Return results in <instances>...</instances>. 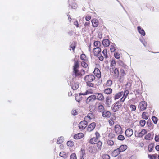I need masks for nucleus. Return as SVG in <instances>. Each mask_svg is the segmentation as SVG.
Listing matches in <instances>:
<instances>
[{"label":"nucleus","instance_id":"nucleus-1","mask_svg":"<svg viewBox=\"0 0 159 159\" xmlns=\"http://www.w3.org/2000/svg\"><path fill=\"white\" fill-rule=\"evenodd\" d=\"M79 67L78 63L77 62L75 61L73 66V71L72 73V75L74 77L79 78L81 77L82 75L84 74V70H81L80 71L78 69Z\"/></svg>","mask_w":159,"mask_h":159},{"label":"nucleus","instance_id":"nucleus-2","mask_svg":"<svg viewBox=\"0 0 159 159\" xmlns=\"http://www.w3.org/2000/svg\"><path fill=\"white\" fill-rule=\"evenodd\" d=\"M129 93V92L128 90H125L124 92H120L115 95V96L114 97V99L115 100L117 99L123 95V97L120 99V101L124 102L128 95Z\"/></svg>","mask_w":159,"mask_h":159},{"label":"nucleus","instance_id":"nucleus-3","mask_svg":"<svg viewBox=\"0 0 159 159\" xmlns=\"http://www.w3.org/2000/svg\"><path fill=\"white\" fill-rule=\"evenodd\" d=\"M95 76L93 75H89L86 76L84 79L86 83L88 82H91L94 80Z\"/></svg>","mask_w":159,"mask_h":159},{"label":"nucleus","instance_id":"nucleus-4","mask_svg":"<svg viewBox=\"0 0 159 159\" xmlns=\"http://www.w3.org/2000/svg\"><path fill=\"white\" fill-rule=\"evenodd\" d=\"M114 130L117 134H121L123 133L122 128L119 125H116L115 126Z\"/></svg>","mask_w":159,"mask_h":159},{"label":"nucleus","instance_id":"nucleus-5","mask_svg":"<svg viewBox=\"0 0 159 159\" xmlns=\"http://www.w3.org/2000/svg\"><path fill=\"white\" fill-rule=\"evenodd\" d=\"M139 86L138 84H135L133 86L132 91L134 92L135 95L139 94L141 92V90L139 89Z\"/></svg>","mask_w":159,"mask_h":159},{"label":"nucleus","instance_id":"nucleus-6","mask_svg":"<svg viewBox=\"0 0 159 159\" xmlns=\"http://www.w3.org/2000/svg\"><path fill=\"white\" fill-rule=\"evenodd\" d=\"M147 133L146 130L144 129H142L141 131L139 132H135V135L139 137H142Z\"/></svg>","mask_w":159,"mask_h":159},{"label":"nucleus","instance_id":"nucleus-7","mask_svg":"<svg viewBox=\"0 0 159 159\" xmlns=\"http://www.w3.org/2000/svg\"><path fill=\"white\" fill-rule=\"evenodd\" d=\"M87 125V122L86 121H82L79 124V127L80 129H84Z\"/></svg>","mask_w":159,"mask_h":159},{"label":"nucleus","instance_id":"nucleus-8","mask_svg":"<svg viewBox=\"0 0 159 159\" xmlns=\"http://www.w3.org/2000/svg\"><path fill=\"white\" fill-rule=\"evenodd\" d=\"M94 95L95 97V99L102 101L104 99V96L101 93H96Z\"/></svg>","mask_w":159,"mask_h":159},{"label":"nucleus","instance_id":"nucleus-9","mask_svg":"<svg viewBox=\"0 0 159 159\" xmlns=\"http://www.w3.org/2000/svg\"><path fill=\"white\" fill-rule=\"evenodd\" d=\"M121 105L119 101L117 102L114 104V107L112 110L114 112H115L118 111L119 108L120 107Z\"/></svg>","mask_w":159,"mask_h":159},{"label":"nucleus","instance_id":"nucleus-10","mask_svg":"<svg viewBox=\"0 0 159 159\" xmlns=\"http://www.w3.org/2000/svg\"><path fill=\"white\" fill-rule=\"evenodd\" d=\"M147 103L145 101L141 102L139 104L140 109L141 111H143L146 109Z\"/></svg>","mask_w":159,"mask_h":159},{"label":"nucleus","instance_id":"nucleus-11","mask_svg":"<svg viewBox=\"0 0 159 159\" xmlns=\"http://www.w3.org/2000/svg\"><path fill=\"white\" fill-rule=\"evenodd\" d=\"M93 53L94 55L97 56L101 53V49L100 48H93Z\"/></svg>","mask_w":159,"mask_h":159},{"label":"nucleus","instance_id":"nucleus-12","mask_svg":"<svg viewBox=\"0 0 159 159\" xmlns=\"http://www.w3.org/2000/svg\"><path fill=\"white\" fill-rule=\"evenodd\" d=\"M110 70L111 72H112L114 74V75L116 77H118L119 75V72L117 68H110Z\"/></svg>","mask_w":159,"mask_h":159},{"label":"nucleus","instance_id":"nucleus-13","mask_svg":"<svg viewBox=\"0 0 159 159\" xmlns=\"http://www.w3.org/2000/svg\"><path fill=\"white\" fill-rule=\"evenodd\" d=\"M112 100L111 98L107 96L106 97L105 100V104L107 107H110L111 104Z\"/></svg>","mask_w":159,"mask_h":159},{"label":"nucleus","instance_id":"nucleus-14","mask_svg":"<svg viewBox=\"0 0 159 159\" xmlns=\"http://www.w3.org/2000/svg\"><path fill=\"white\" fill-rule=\"evenodd\" d=\"M95 100V97L94 95H92L88 97L86 101L87 104H89L90 102L94 101Z\"/></svg>","mask_w":159,"mask_h":159},{"label":"nucleus","instance_id":"nucleus-15","mask_svg":"<svg viewBox=\"0 0 159 159\" xmlns=\"http://www.w3.org/2000/svg\"><path fill=\"white\" fill-rule=\"evenodd\" d=\"M96 123L95 122H93L89 125L87 128V130L88 131L91 132L93 131L96 126Z\"/></svg>","mask_w":159,"mask_h":159},{"label":"nucleus","instance_id":"nucleus-16","mask_svg":"<svg viewBox=\"0 0 159 159\" xmlns=\"http://www.w3.org/2000/svg\"><path fill=\"white\" fill-rule=\"evenodd\" d=\"M86 94H87V92L80 93L79 95H77L75 97V100L79 102L82 100V97L81 96L82 95H85Z\"/></svg>","mask_w":159,"mask_h":159},{"label":"nucleus","instance_id":"nucleus-17","mask_svg":"<svg viewBox=\"0 0 159 159\" xmlns=\"http://www.w3.org/2000/svg\"><path fill=\"white\" fill-rule=\"evenodd\" d=\"M94 74L98 78H100L101 77V73L100 70L98 68H95L94 71Z\"/></svg>","mask_w":159,"mask_h":159},{"label":"nucleus","instance_id":"nucleus-18","mask_svg":"<svg viewBox=\"0 0 159 159\" xmlns=\"http://www.w3.org/2000/svg\"><path fill=\"white\" fill-rule=\"evenodd\" d=\"M102 115L104 117L109 118L111 116V113L109 111H104L102 112Z\"/></svg>","mask_w":159,"mask_h":159},{"label":"nucleus","instance_id":"nucleus-19","mask_svg":"<svg viewBox=\"0 0 159 159\" xmlns=\"http://www.w3.org/2000/svg\"><path fill=\"white\" fill-rule=\"evenodd\" d=\"M84 136V134L83 133H80L74 135V138L75 139H78L80 138H81Z\"/></svg>","mask_w":159,"mask_h":159},{"label":"nucleus","instance_id":"nucleus-20","mask_svg":"<svg viewBox=\"0 0 159 159\" xmlns=\"http://www.w3.org/2000/svg\"><path fill=\"white\" fill-rule=\"evenodd\" d=\"M137 29L138 32L142 36H144L145 35V32L144 30L140 26L137 27Z\"/></svg>","mask_w":159,"mask_h":159},{"label":"nucleus","instance_id":"nucleus-21","mask_svg":"<svg viewBox=\"0 0 159 159\" xmlns=\"http://www.w3.org/2000/svg\"><path fill=\"white\" fill-rule=\"evenodd\" d=\"M79 86V84L78 82H74L72 83L71 87L73 90L77 89Z\"/></svg>","mask_w":159,"mask_h":159},{"label":"nucleus","instance_id":"nucleus-22","mask_svg":"<svg viewBox=\"0 0 159 159\" xmlns=\"http://www.w3.org/2000/svg\"><path fill=\"white\" fill-rule=\"evenodd\" d=\"M120 152L119 148L115 150L112 153V155L114 157H116L118 156Z\"/></svg>","mask_w":159,"mask_h":159},{"label":"nucleus","instance_id":"nucleus-23","mask_svg":"<svg viewBox=\"0 0 159 159\" xmlns=\"http://www.w3.org/2000/svg\"><path fill=\"white\" fill-rule=\"evenodd\" d=\"M93 26V27H97L98 25V20L96 19H93L92 20Z\"/></svg>","mask_w":159,"mask_h":159},{"label":"nucleus","instance_id":"nucleus-24","mask_svg":"<svg viewBox=\"0 0 159 159\" xmlns=\"http://www.w3.org/2000/svg\"><path fill=\"white\" fill-rule=\"evenodd\" d=\"M102 44L105 46L107 47L109 45V40L107 39L103 40L102 41Z\"/></svg>","mask_w":159,"mask_h":159},{"label":"nucleus","instance_id":"nucleus-25","mask_svg":"<svg viewBox=\"0 0 159 159\" xmlns=\"http://www.w3.org/2000/svg\"><path fill=\"white\" fill-rule=\"evenodd\" d=\"M121 152L125 151L127 148V146L125 145H123L120 146L118 148Z\"/></svg>","mask_w":159,"mask_h":159},{"label":"nucleus","instance_id":"nucleus-26","mask_svg":"<svg viewBox=\"0 0 159 159\" xmlns=\"http://www.w3.org/2000/svg\"><path fill=\"white\" fill-rule=\"evenodd\" d=\"M94 46L96 48H100L101 45V43L98 41H95L93 43Z\"/></svg>","mask_w":159,"mask_h":159},{"label":"nucleus","instance_id":"nucleus-27","mask_svg":"<svg viewBox=\"0 0 159 159\" xmlns=\"http://www.w3.org/2000/svg\"><path fill=\"white\" fill-rule=\"evenodd\" d=\"M112 91L111 89L107 88L105 89L104 90V92L106 94H109L112 93Z\"/></svg>","mask_w":159,"mask_h":159},{"label":"nucleus","instance_id":"nucleus-28","mask_svg":"<svg viewBox=\"0 0 159 159\" xmlns=\"http://www.w3.org/2000/svg\"><path fill=\"white\" fill-rule=\"evenodd\" d=\"M63 137L62 136H61L59 137L58 139L57 143V144H60L62 143L63 142Z\"/></svg>","mask_w":159,"mask_h":159},{"label":"nucleus","instance_id":"nucleus-29","mask_svg":"<svg viewBox=\"0 0 159 159\" xmlns=\"http://www.w3.org/2000/svg\"><path fill=\"white\" fill-rule=\"evenodd\" d=\"M89 110L90 112H93L94 111L96 107L94 105H91L89 106Z\"/></svg>","mask_w":159,"mask_h":159},{"label":"nucleus","instance_id":"nucleus-30","mask_svg":"<svg viewBox=\"0 0 159 159\" xmlns=\"http://www.w3.org/2000/svg\"><path fill=\"white\" fill-rule=\"evenodd\" d=\"M148 113L146 112H143L142 115V118L143 119L147 120L148 118Z\"/></svg>","mask_w":159,"mask_h":159},{"label":"nucleus","instance_id":"nucleus-31","mask_svg":"<svg viewBox=\"0 0 159 159\" xmlns=\"http://www.w3.org/2000/svg\"><path fill=\"white\" fill-rule=\"evenodd\" d=\"M97 140H98L97 139V138L94 137L90 139L89 142L92 144H95L97 142Z\"/></svg>","mask_w":159,"mask_h":159},{"label":"nucleus","instance_id":"nucleus-32","mask_svg":"<svg viewBox=\"0 0 159 159\" xmlns=\"http://www.w3.org/2000/svg\"><path fill=\"white\" fill-rule=\"evenodd\" d=\"M116 63L115 62V60L114 59H112V61H111V65L110 66V68H115V66L116 65Z\"/></svg>","mask_w":159,"mask_h":159},{"label":"nucleus","instance_id":"nucleus-33","mask_svg":"<svg viewBox=\"0 0 159 159\" xmlns=\"http://www.w3.org/2000/svg\"><path fill=\"white\" fill-rule=\"evenodd\" d=\"M98 109L100 112L104 111V107L102 104L99 105L98 107Z\"/></svg>","mask_w":159,"mask_h":159},{"label":"nucleus","instance_id":"nucleus-34","mask_svg":"<svg viewBox=\"0 0 159 159\" xmlns=\"http://www.w3.org/2000/svg\"><path fill=\"white\" fill-rule=\"evenodd\" d=\"M152 138L151 137V134L150 133H148L145 136V139L146 140H150Z\"/></svg>","mask_w":159,"mask_h":159},{"label":"nucleus","instance_id":"nucleus-35","mask_svg":"<svg viewBox=\"0 0 159 159\" xmlns=\"http://www.w3.org/2000/svg\"><path fill=\"white\" fill-rule=\"evenodd\" d=\"M93 114L92 113H89L87 116L85 118L86 120H87V118H88L89 119V120H91L93 119Z\"/></svg>","mask_w":159,"mask_h":159},{"label":"nucleus","instance_id":"nucleus-36","mask_svg":"<svg viewBox=\"0 0 159 159\" xmlns=\"http://www.w3.org/2000/svg\"><path fill=\"white\" fill-rule=\"evenodd\" d=\"M140 41L143 45L145 47H146L147 45V43L145 40L143 38L142 39H140Z\"/></svg>","mask_w":159,"mask_h":159},{"label":"nucleus","instance_id":"nucleus-37","mask_svg":"<svg viewBox=\"0 0 159 159\" xmlns=\"http://www.w3.org/2000/svg\"><path fill=\"white\" fill-rule=\"evenodd\" d=\"M120 54L119 52H115L114 56L117 59H119L120 57Z\"/></svg>","mask_w":159,"mask_h":159},{"label":"nucleus","instance_id":"nucleus-38","mask_svg":"<svg viewBox=\"0 0 159 159\" xmlns=\"http://www.w3.org/2000/svg\"><path fill=\"white\" fill-rule=\"evenodd\" d=\"M74 144V142L72 141H69L67 143V145L70 147L73 146Z\"/></svg>","mask_w":159,"mask_h":159},{"label":"nucleus","instance_id":"nucleus-39","mask_svg":"<svg viewBox=\"0 0 159 159\" xmlns=\"http://www.w3.org/2000/svg\"><path fill=\"white\" fill-rule=\"evenodd\" d=\"M84 151L82 149H81V154L80 155V159H84Z\"/></svg>","mask_w":159,"mask_h":159},{"label":"nucleus","instance_id":"nucleus-40","mask_svg":"<svg viewBox=\"0 0 159 159\" xmlns=\"http://www.w3.org/2000/svg\"><path fill=\"white\" fill-rule=\"evenodd\" d=\"M102 143L100 141H99L98 142V143H97V146L99 150H101Z\"/></svg>","mask_w":159,"mask_h":159},{"label":"nucleus","instance_id":"nucleus-41","mask_svg":"<svg viewBox=\"0 0 159 159\" xmlns=\"http://www.w3.org/2000/svg\"><path fill=\"white\" fill-rule=\"evenodd\" d=\"M112 84V81L111 80H108L106 83V85L107 86H110Z\"/></svg>","mask_w":159,"mask_h":159},{"label":"nucleus","instance_id":"nucleus-42","mask_svg":"<svg viewBox=\"0 0 159 159\" xmlns=\"http://www.w3.org/2000/svg\"><path fill=\"white\" fill-rule=\"evenodd\" d=\"M116 50L115 48V44H113L111 46L110 50L111 52H114Z\"/></svg>","mask_w":159,"mask_h":159},{"label":"nucleus","instance_id":"nucleus-43","mask_svg":"<svg viewBox=\"0 0 159 159\" xmlns=\"http://www.w3.org/2000/svg\"><path fill=\"white\" fill-rule=\"evenodd\" d=\"M80 58L84 61H85L87 59L86 56L84 54H82L80 55Z\"/></svg>","mask_w":159,"mask_h":159},{"label":"nucleus","instance_id":"nucleus-44","mask_svg":"<svg viewBox=\"0 0 159 159\" xmlns=\"http://www.w3.org/2000/svg\"><path fill=\"white\" fill-rule=\"evenodd\" d=\"M130 108L131 109V111H133L135 110L136 108V107L135 105H131L130 106Z\"/></svg>","mask_w":159,"mask_h":159},{"label":"nucleus","instance_id":"nucleus-45","mask_svg":"<svg viewBox=\"0 0 159 159\" xmlns=\"http://www.w3.org/2000/svg\"><path fill=\"white\" fill-rule=\"evenodd\" d=\"M145 123L146 121L144 120H142L140 121V124L142 127H143L145 125Z\"/></svg>","mask_w":159,"mask_h":159},{"label":"nucleus","instance_id":"nucleus-46","mask_svg":"<svg viewBox=\"0 0 159 159\" xmlns=\"http://www.w3.org/2000/svg\"><path fill=\"white\" fill-rule=\"evenodd\" d=\"M59 155L61 157H65L66 155V153L64 152H60Z\"/></svg>","mask_w":159,"mask_h":159},{"label":"nucleus","instance_id":"nucleus-47","mask_svg":"<svg viewBox=\"0 0 159 159\" xmlns=\"http://www.w3.org/2000/svg\"><path fill=\"white\" fill-rule=\"evenodd\" d=\"M157 156V154L148 155V157L150 159H156Z\"/></svg>","mask_w":159,"mask_h":159},{"label":"nucleus","instance_id":"nucleus-48","mask_svg":"<svg viewBox=\"0 0 159 159\" xmlns=\"http://www.w3.org/2000/svg\"><path fill=\"white\" fill-rule=\"evenodd\" d=\"M107 143L109 145L112 146L114 144V142L112 140H108Z\"/></svg>","mask_w":159,"mask_h":159},{"label":"nucleus","instance_id":"nucleus-49","mask_svg":"<svg viewBox=\"0 0 159 159\" xmlns=\"http://www.w3.org/2000/svg\"><path fill=\"white\" fill-rule=\"evenodd\" d=\"M152 119L154 124H157V119L156 117L153 116L152 117Z\"/></svg>","mask_w":159,"mask_h":159},{"label":"nucleus","instance_id":"nucleus-50","mask_svg":"<svg viewBox=\"0 0 159 159\" xmlns=\"http://www.w3.org/2000/svg\"><path fill=\"white\" fill-rule=\"evenodd\" d=\"M117 139L119 140H123L125 138L123 135H121V134H120V135H119L118 136Z\"/></svg>","mask_w":159,"mask_h":159},{"label":"nucleus","instance_id":"nucleus-51","mask_svg":"<svg viewBox=\"0 0 159 159\" xmlns=\"http://www.w3.org/2000/svg\"><path fill=\"white\" fill-rule=\"evenodd\" d=\"M153 148V146L152 144H149L148 147V149L149 152H152Z\"/></svg>","mask_w":159,"mask_h":159},{"label":"nucleus","instance_id":"nucleus-52","mask_svg":"<svg viewBox=\"0 0 159 159\" xmlns=\"http://www.w3.org/2000/svg\"><path fill=\"white\" fill-rule=\"evenodd\" d=\"M103 159H110V157L108 154H104L102 156Z\"/></svg>","mask_w":159,"mask_h":159},{"label":"nucleus","instance_id":"nucleus-53","mask_svg":"<svg viewBox=\"0 0 159 159\" xmlns=\"http://www.w3.org/2000/svg\"><path fill=\"white\" fill-rule=\"evenodd\" d=\"M70 159H76V155L75 153H72L70 156Z\"/></svg>","mask_w":159,"mask_h":159},{"label":"nucleus","instance_id":"nucleus-54","mask_svg":"<svg viewBox=\"0 0 159 159\" xmlns=\"http://www.w3.org/2000/svg\"><path fill=\"white\" fill-rule=\"evenodd\" d=\"M81 64L82 66L84 67H86L88 66V64L84 61L81 62Z\"/></svg>","mask_w":159,"mask_h":159},{"label":"nucleus","instance_id":"nucleus-55","mask_svg":"<svg viewBox=\"0 0 159 159\" xmlns=\"http://www.w3.org/2000/svg\"><path fill=\"white\" fill-rule=\"evenodd\" d=\"M98 151L97 149L95 147H93L92 148V152L93 153L96 152Z\"/></svg>","mask_w":159,"mask_h":159},{"label":"nucleus","instance_id":"nucleus-56","mask_svg":"<svg viewBox=\"0 0 159 159\" xmlns=\"http://www.w3.org/2000/svg\"><path fill=\"white\" fill-rule=\"evenodd\" d=\"M102 53L104 55L106 58H107L108 57V56L107 54V50L106 49H104L103 52Z\"/></svg>","mask_w":159,"mask_h":159},{"label":"nucleus","instance_id":"nucleus-57","mask_svg":"<svg viewBox=\"0 0 159 159\" xmlns=\"http://www.w3.org/2000/svg\"><path fill=\"white\" fill-rule=\"evenodd\" d=\"M97 56L99 58L100 60L102 61L103 60V57L101 55V53Z\"/></svg>","mask_w":159,"mask_h":159},{"label":"nucleus","instance_id":"nucleus-58","mask_svg":"<svg viewBox=\"0 0 159 159\" xmlns=\"http://www.w3.org/2000/svg\"><path fill=\"white\" fill-rule=\"evenodd\" d=\"M125 134L126 136L127 137H129V129H127L125 132Z\"/></svg>","mask_w":159,"mask_h":159},{"label":"nucleus","instance_id":"nucleus-59","mask_svg":"<svg viewBox=\"0 0 159 159\" xmlns=\"http://www.w3.org/2000/svg\"><path fill=\"white\" fill-rule=\"evenodd\" d=\"M91 82H88L87 83V85L89 87H93L94 86V84L91 83Z\"/></svg>","mask_w":159,"mask_h":159},{"label":"nucleus","instance_id":"nucleus-60","mask_svg":"<svg viewBox=\"0 0 159 159\" xmlns=\"http://www.w3.org/2000/svg\"><path fill=\"white\" fill-rule=\"evenodd\" d=\"M75 44V43H72V44L70 46V47L72 48L73 51H74L75 48V46L74 45Z\"/></svg>","mask_w":159,"mask_h":159},{"label":"nucleus","instance_id":"nucleus-61","mask_svg":"<svg viewBox=\"0 0 159 159\" xmlns=\"http://www.w3.org/2000/svg\"><path fill=\"white\" fill-rule=\"evenodd\" d=\"M95 135L96 136V138H97V139H98L99 138L100 136V134L98 132H96L95 133Z\"/></svg>","mask_w":159,"mask_h":159},{"label":"nucleus","instance_id":"nucleus-62","mask_svg":"<svg viewBox=\"0 0 159 159\" xmlns=\"http://www.w3.org/2000/svg\"><path fill=\"white\" fill-rule=\"evenodd\" d=\"M155 139L156 141L159 142V135L155 136Z\"/></svg>","mask_w":159,"mask_h":159},{"label":"nucleus","instance_id":"nucleus-63","mask_svg":"<svg viewBox=\"0 0 159 159\" xmlns=\"http://www.w3.org/2000/svg\"><path fill=\"white\" fill-rule=\"evenodd\" d=\"M90 24V23L89 22H86L84 25V26L85 27H88L89 25Z\"/></svg>","mask_w":159,"mask_h":159},{"label":"nucleus","instance_id":"nucleus-64","mask_svg":"<svg viewBox=\"0 0 159 159\" xmlns=\"http://www.w3.org/2000/svg\"><path fill=\"white\" fill-rule=\"evenodd\" d=\"M109 124L111 125H112L114 124V121L111 119H110L109 120Z\"/></svg>","mask_w":159,"mask_h":159}]
</instances>
